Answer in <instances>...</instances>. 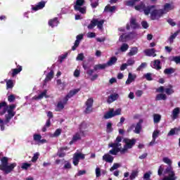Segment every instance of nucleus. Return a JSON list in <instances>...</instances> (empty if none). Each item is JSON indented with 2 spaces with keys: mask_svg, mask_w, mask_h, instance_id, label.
<instances>
[{
  "mask_svg": "<svg viewBox=\"0 0 180 180\" xmlns=\"http://www.w3.org/2000/svg\"><path fill=\"white\" fill-rule=\"evenodd\" d=\"M156 101H167V95L160 94L156 96Z\"/></svg>",
  "mask_w": 180,
  "mask_h": 180,
  "instance_id": "4c0bfd02",
  "label": "nucleus"
},
{
  "mask_svg": "<svg viewBox=\"0 0 180 180\" xmlns=\"http://www.w3.org/2000/svg\"><path fill=\"white\" fill-rule=\"evenodd\" d=\"M165 91L167 95H172V94L174 92V89H172V85H169V88H166Z\"/></svg>",
  "mask_w": 180,
  "mask_h": 180,
  "instance_id": "a19ab883",
  "label": "nucleus"
},
{
  "mask_svg": "<svg viewBox=\"0 0 180 180\" xmlns=\"http://www.w3.org/2000/svg\"><path fill=\"white\" fill-rule=\"evenodd\" d=\"M39 155H40V154H39V153H36L34 154V156L32 157L31 161L32 162H36V161H37V160H39Z\"/></svg>",
  "mask_w": 180,
  "mask_h": 180,
  "instance_id": "4d7b16f0",
  "label": "nucleus"
},
{
  "mask_svg": "<svg viewBox=\"0 0 180 180\" xmlns=\"http://www.w3.org/2000/svg\"><path fill=\"white\" fill-rule=\"evenodd\" d=\"M144 53L146 56H148V57H157V54L155 53V49H146L144 51Z\"/></svg>",
  "mask_w": 180,
  "mask_h": 180,
  "instance_id": "aec40b11",
  "label": "nucleus"
},
{
  "mask_svg": "<svg viewBox=\"0 0 180 180\" xmlns=\"http://www.w3.org/2000/svg\"><path fill=\"white\" fill-rule=\"evenodd\" d=\"M33 137L34 141H39V140H41V135L40 134H34Z\"/></svg>",
  "mask_w": 180,
  "mask_h": 180,
  "instance_id": "052dcab7",
  "label": "nucleus"
},
{
  "mask_svg": "<svg viewBox=\"0 0 180 180\" xmlns=\"http://www.w3.org/2000/svg\"><path fill=\"white\" fill-rule=\"evenodd\" d=\"M82 124H81L80 125V131L79 132H77L75 135H73L72 136L73 141L77 142L81 140L82 136L84 137L85 136L84 131H82Z\"/></svg>",
  "mask_w": 180,
  "mask_h": 180,
  "instance_id": "9b49d317",
  "label": "nucleus"
},
{
  "mask_svg": "<svg viewBox=\"0 0 180 180\" xmlns=\"http://www.w3.org/2000/svg\"><path fill=\"white\" fill-rule=\"evenodd\" d=\"M84 58L85 57L84 56V53H79L77 56V60L78 61H83Z\"/></svg>",
  "mask_w": 180,
  "mask_h": 180,
  "instance_id": "69168bd1",
  "label": "nucleus"
},
{
  "mask_svg": "<svg viewBox=\"0 0 180 180\" xmlns=\"http://www.w3.org/2000/svg\"><path fill=\"white\" fill-rule=\"evenodd\" d=\"M65 105L62 103L61 101L58 102V104L56 105V112H61V110H63V109H64V106Z\"/></svg>",
  "mask_w": 180,
  "mask_h": 180,
  "instance_id": "72a5a7b5",
  "label": "nucleus"
},
{
  "mask_svg": "<svg viewBox=\"0 0 180 180\" xmlns=\"http://www.w3.org/2000/svg\"><path fill=\"white\" fill-rule=\"evenodd\" d=\"M53 78H54V71L51 70L50 72H49L46 75V77L45 79L44 80V85H46V84H47V82L51 81V79H53Z\"/></svg>",
  "mask_w": 180,
  "mask_h": 180,
  "instance_id": "6ab92c4d",
  "label": "nucleus"
},
{
  "mask_svg": "<svg viewBox=\"0 0 180 180\" xmlns=\"http://www.w3.org/2000/svg\"><path fill=\"white\" fill-rule=\"evenodd\" d=\"M179 113H180L179 107H176V108H174L172 112V115H171V117H172V120H176V119L177 117H179Z\"/></svg>",
  "mask_w": 180,
  "mask_h": 180,
  "instance_id": "a211bd4d",
  "label": "nucleus"
},
{
  "mask_svg": "<svg viewBox=\"0 0 180 180\" xmlns=\"http://www.w3.org/2000/svg\"><path fill=\"white\" fill-rule=\"evenodd\" d=\"M117 98H119V94H111L109 96L107 102L108 103H112V102H115V101H117Z\"/></svg>",
  "mask_w": 180,
  "mask_h": 180,
  "instance_id": "412c9836",
  "label": "nucleus"
},
{
  "mask_svg": "<svg viewBox=\"0 0 180 180\" xmlns=\"http://www.w3.org/2000/svg\"><path fill=\"white\" fill-rule=\"evenodd\" d=\"M151 75V73L148 72L145 74L143 77L147 81H153V77Z\"/></svg>",
  "mask_w": 180,
  "mask_h": 180,
  "instance_id": "6e6d98bb",
  "label": "nucleus"
},
{
  "mask_svg": "<svg viewBox=\"0 0 180 180\" xmlns=\"http://www.w3.org/2000/svg\"><path fill=\"white\" fill-rule=\"evenodd\" d=\"M120 50L122 52L127 51V50H129V44H122V45L120 47Z\"/></svg>",
  "mask_w": 180,
  "mask_h": 180,
  "instance_id": "49530a36",
  "label": "nucleus"
},
{
  "mask_svg": "<svg viewBox=\"0 0 180 180\" xmlns=\"http://www.w3.org/2000/svg\"><path fill=\"white\" fill-rule=\"evenodd\" d=\"M141 124H143V120L141 119L137 122L136 125L135 126V129L134 130L136 134H140L141 129H143V127Z\"/></svg>",
  "mask_w": 180,
  "mask_h": 180,
  "instance_id": "f3484780",
  "label": "nucleus"
},
{
  "mask_svg": "<svg viewBox=\"0 0 180 180\" xmlns=\"http://www.w3.org/2000/svg\"><path fill=\"white\" fill-rule=\"evenodd\" d=\"M112 117H114L113 116V108H111L108 112H107L104 115V119H112Z\"/></svg>",
  "mask_w": 180,
  "mask_h": 180,
  "instance_id": "2f4dec72",
  "label": "nucleus"
},
{
  "mask_svg": "<svg viewBox=\"0 0 180 180\" xmlns=\"http://www.w3.org/2000/svg\"><path fill=\"white\" fill-rule=\"evenodd\" d=\"M58 25V18H55L49 20V25L51 27H54Z\"/></svg>",
  "mask_w": 180,
  "mask_h": 180,
  "instance_id": "5701e85b",
  "label": "nucleus"
},
{
  "mask_svg": "<svg viewBox=\"0 0 180 180\" xmlns=\"http://www.w3.org/2000/svg\"><path fill=\"white\" fill-rule=\"evenodd\" d=\"M167 22L169 23V25H170V26H172V27L176 26V23L172 18H169L167 20Z\"/></svg>",
  "mask_w": 180,
  "mask_h": 180,
  "instance_id": "338daca9",
  "label": "nucleus"
},
{
  "mask_svg": "<svg viewBox=\"0 0 180 180\" xmlns=\"http://www.w3.org/2000/svg\"><path fill=\"white\" fill-rule=\"evenodd\" d=\"M114 11H116V6H106L104 8V12H114Z\"/></svg>",
  "mask_w": 180,
  "mask_h": 180,
  "instance_id": "ea45409f",
  "label": "nucleus"
},
{
  "mask_svg": "<svg viewBox=\"0 0 180 180\" xmlns=\"http://www.w3.org/2000/svg\"><path fill=\"white\" fill-rule=\"evenodd\" d=\"M13 88V80L8 79L6 81V89H12Z\"/></svg>",
  "mask_w": 180,
  "mask_h": 180,
  "instance_id": "79ce46f5",
  "label": "nucleus"
},
{
  "mask_svg": "<svg viewBox=\"0 0 180 180\" xmlns=\"http://www.w3.org/2000/svg\"><path fill=\"white\" fill-rule=\"evenodd\" d=\"M160 134V131L159 130H155L153 131V141H155V140L157 139V137H158V135Z\"/></svg>",
  "mask_w": 180,
  "mask_h": 180,
  "instance_id": "3c124183",
  "label": "nucleus"
},
{
  "mask_svg": "<svg viewBox=\"0 0 180 180\" xmlns=\"http://www.w3.org/2000/svg\"><path fill=\"white\" fill-rule=\"evenodd\" d=\"M74 157L75 158H77V160H79V158H81V160H85V155L82 153H75Z\"/></svg>",
  "mask_w": 180,
  "mask_h": 180,
  "instance_id": "37998d69",
  "label": "nucleus"
},
{
  "mask_svg": "<svg viewBox=\"0 0 180 180\" xmlns=\"http://www.w3.org/2000/svg\"><path fill=\"white\" fill-rule=\"evenodd\" d=\"M141 0H129L126 1L127 6H134L137 2H140Z\"/></svg>",
  "mask_w": 180,
  "mask_h": 180,
  "instance_id": "e433bc0d",
  "label": "nucleus"
},
{
  "mask_svg": "<svg viewBox=\"0 0 180 180\" xmlns=\"http://www.w3.org/2000/svg\"><path fill=\"white\" fill-rule=\"evenodd\" d=\"M15 109H16V104L8 105L5 101L0 103V116H4L6 112L8 113L5 115L4 123L6 124H8L11 122V120L16 115V112L14 111Z\"/></svg>",
  "mask_w": 180,
  "mask_h": 180,
  "instance_id": "f257e3e1",
  "label": "nucleus"
},
{
  "mask_svg": "<svg viewBox=\"0 0 180 180\" xmlns=\"http://www.w3.org/2000/svg\"><path fill=\"white\" fill-rule=\"evenodd\" d=\"M79 89H75L69 91V93L66 95V96L70 99L74 96V95H77V94L79 91Z\"/></svg>",
  "mask_w": 180,
  "mask_h": 180,
  "instance_id": "bb28decb",
  "label": "nucleus"
},
{
  "mask_svg": "<svg viewBox=\"0 0 180 180\" xmlns=\"http://www.w3.org/2000/svg\"><path fill=\"white\" fill-rule=\"evenodd\" d=\"M5 124H6L5 123V120L3 121V120L0 118V127H1V131H4V130H5Z\"/></svg>",
  "mask_w": 180,
  "mask_h": 180,
  "instance_id": "13d9d810",
  "label": "nucleus"
},
{
  "mask_svg": "<svg viewBox=\"0 0 180 180\" xmlns=\"http://www.w3.org/2000/svg\"><path fill=\"white\" fill-rule=\"evenodd\" d=\"M136 63V60L134 59L130 58L127 61V65H134V64Z\"/></svg>",
  "mask_w": 180,
  "mask_h": 180,
  "instance_id": "bf43d9fd",
  "label": "nucleus"
},
{
  "mask_svg": "<svg viewBox=\"0 0 180 180\" xmlns=\"http://www.w3.org/2000/svg\"><path fill=\"white\" fill-rule=\"evenodd\" d=\"M139 176V172L137 170H133L129 176L130 180L136 179Z\"/></svg>",
  "mask_w": 180,
  "mask_h": 180,
  "instance_id": "c9c22d12",
  "label": "nucleus"
},
{
  "mask_svg": "<svg viewBox=\"0 0 180 180\" xmlns=\"http://www.w3.org/2000/svg\"><path fill=\"white\" fill-rule=\"evenodd\" d=\"M180 33V30H177L175 33H174L173 34H172L169 37V41L170 43H173L174 42V39H175L176 38V36H178V34H179Z\"/></svg>",
  "mask_w": 180,
  "mask_h": 180,
  "instance_id": "f704fd0d",
  "label": "nucleus"
},
{
  "mask_svg": "<svg viewBox=\"0 0 180 180\" xmlns=\"http://www.w3.org/2000/svg\"><path fill=\"white\" fill-rule=\"evenodd\" d=\"M134 37H136V34L134 32H130L127 34H122L119 38V41L124 43L127 41V40H131L132 39H134Z\"/></svg>",
  "mask_w": 180,
  "mask_h": 180,
  "instance_id": "0eeeda50",
  "label": "nucleus"
},
{
  "mask_svg": "<svg viewBox=\"0 0 180 180\" xmlns=\"http://www.w3.org/2000/svg\"><path fill=\"white\" fill-rule=\"evenodd\" d=\"M155 8H156L155 5L148 6L146 7V9L145 10V15L146 16H148L151 13V9H155Z\"/></svg>",
  "mask_w": 180,
  "mask_h": 180,
  "instance_id": "473e14b6",
  "label": "nucleus"
},
{
  "mask_svg": "<svg viewBox=\"0 0 180 180\" xmlns=\"http://www.w3.org/2000/svg\"><path fill=\"white\" fill-rule=\"evenodd\" d=\"M44 96L45 98H49V96H47V90H44L42 93L39 94L37 96H34V99H35V101H39V99H43Z\"/></svg>",
  "mask_w": 180,
  "mask_h": 180,
  "instance_id": "393cba45",
  "label": "nucleus"
},
{
  "mask_svg": "<svg viewBox=\"0 0 180 180\" xmlns=\"http://www.w3.org/2000/svg\"><path fill=\"white\" fill-rule=\"evenodd\" d=\"M79 41H75L74 46L72 47V51H75L77 50V48L79 46Z\"/></svg>",
  "mask_w": 180,
  "mask_h": 180,
  "instance_id": "0e129e2a",
  "label": "nucleus"
},
{
  "mask_svg": "<svg viewBox=\"0 0 180 180\" xmlns=\"http://www.w3.org/2000/svg\"><path fill=\"white\" fill-rule=\"evenodd\" d=\"M123 138L122 136H118L115 139L114 143H111L108 144V147H111L112 149L109 150V154H111V155H117L118 153H120V154H124L127 153V150L129 148L124 145V148H122V140Z\"/></svg>",
  "mask_w": 180,
  "mask_h": 180,
  "instance_id": "f03ea898",
  "label": "nucleus"
},
{
  "mask_svg": "<svg viewBox=\"0 0 180 180\" xmlns=\"http://www.w3.org/2000/svg\"><path fill=\"white\" fill-rule=\"evenodd\" d=\"M30 167H32V164L27 163V162H24V163H22L21 168H22V169L27 170Z\"/></svg>",
  "mask_w": 180,
  "mask_h": 180,
  "instance_id": "09e8293b",
  "label": "nucleus"
},
{
  "mask_svg": "<svg viewBox=\"0 0 180 180\" xmlns=\"http://www.w3.org/2000/svg\"><path fill=\"white\" fill-rule=\"evenodd\" d=\"M175 71H176V70L174 68H166L164 70V74H165V75H171V74H174Z\"/></svg>",
  "mask_w": 180,
  "mask_h": 180,
  "instance_id": "c756f323",
  "label": "nucleus"
},
{
  "mask_svg": "<svg viewBox=\"0 0 180 180\" xmlns=\"http://www.w3.org/2000/svg\"><path fill=\"white\" fill-rule=\"evenodd\" d=\"M163 162L165 164H167V165L171 166L172 165V160L168 158H163Z\"/></svg>",
  "mask_w": 180,
  "mask_h": 180,
  "instance_id": "603ef678",
  "label": "nucleus"
},
{
  "mask_svg": "<svg viewBox=\"0 0 180 180\" xmlns=\"http://www.w3.org/2000/svg\"><path fill=\"white\" fill-rule=\"evenodd\" d=\"M1 165H0V170L4 171L5 175H8V174H11L13 169H15L17 164L16 163H11L9 165V158L7 157H3L1 159Z\"/></svg>",
  "mask_w": 180,
  "mask_h": 180,
  "instance_id": "7ed1b4c3",
  "label": "nucleus"
},
{
  "mask_svg": "<svg viewBox=\"0 0 180 180\" xmlns=\"http://www.w3.org/2000/svg\"><path fill=\"white\" fill-rule=\"evenodd\" d=\"M175 9V5H174V3H166L163 8H162V11L163 12V15H165L168 13V12H170V11H174Z\"/></svg>",
  "mask_w": 180,
  "mask_h": 180,
  "instance_id": "1a4fd4ad",
  "label": "nucleus"
},
{
  "mask_svg": "<svg viewBox=\"0 0 180 180\" xmlns=\"http://www.w3.org/2000/svg\"><path fill=\"white\" fill-rule=\"evenodd\" d=\"M113 160H115V158L112 156V154L109 153V152L103 156V160L105 162H108L109 164H112V162H113Z\"/></svg>",
  "mask_w": 180,
  "mask_h": 180,
  "instance_id": "dca6fc26",
  "label": "nucleus"
},
{
  "mask_svg": "<svg viewBox=\"0 0 180 180\" xmlns=\"http://www.w3.org/2000/svg\"><path fill=\"white\" fill-rule=\"evenodd\" d=\"M129 25L131 29H134V30H136V29H140V25L139 22H137V20L134 18H131Z\"/></svg>",
  "mask_w": 180,
  "mask_h": 180,
  "instance_id": "2eb2a0df",
  "label": "nucleus"
},
{
  "mask_svg": "<svg viewBox=\"0 0 180 180\" xmlns=\"http://www.w3.org/2000/svg\"><path fill=\"white\" fill-rule=\"evenodd\" d=\"M117 61V58L115 56H112L110 58V60L107 62L106 65L107 67H112L114 64H116Z\"/></svg>",
  "mask_w": 180,
  "mask_h": 180,
  "instance_id": "4be33fe9",
  "label": "nucleus"
},
{
  "mask_svg": "<svg viewBox=\"0 0 180 180\" xmlns=\"http://www.w3.org/2000/svg\"><path fill=\"white\" fill-rule=\"evenodd\" d=\"M85 105L86 108L84 110V113H86V115L92 113V112H94V108H92V106H94V98H89V99H87V101L85 103Z\"/></svg>",
  "mask_w": 180,
  "mask_h": 180,
  "instance_id": "423d86ee",
  "label": "nucleus"
},
{
  "mask_svg": "<svg viewBox=\"0 0 180 180\" xmlns=\"http://www.w3.org/2000/svg\"><path fill=\"white\" fill-rule=\"evenodd\" d=\"M75 11L80 12V13H86V7H81V6H74Z\"/></svg>",
  "mask_w": 180,
  "mask_h": 180,
  "instance_id": "7c9ffc66",
  "label": "nucleus"
},
{
  "mask_svg": "<svg viewBox=\"0 0 180 180\" xmlns=\"http://www.w3.org/2000/svg\"><path fill=\"white\" fill-rule=\"evenodd\" d=\"M117 168H120V164L114 163L112 167H110V171L112 172L115 171V169H117Z\"/></svg>",
  "mask_w": 180,
  "mask_h": 180,
  "instance_id": "de8ad7c7",
  "label": "nucleus"
},
{
  "mask_svg": "<svg viewBox=\"0 0 180 180\" xmlns=\"http://www.w3.org/2000/svg\"><path fill=\"white\" fill-rule=\"evenodd\" d=\"M147 67V63H142L136 69V71H141V70H143V68H146Z\"/></svg>",
  "mask_w": 180,
  "mask_h": 180,
  "instance_id": "864d4df0",
  "label": "nucleus"
},
{
  "mask_svg": "<svg viewBox=\"0 0 180 180\" xmlns=\"http://www.w3.org/2000/svg\"><path fill=\"white\" fill-rule=\"evenodd\" d=\"M137 53H139V49L134 46L131 49L130 51L127 53V56H129V57H131L133 56H136Z\"/></svg>",
  "mask_w": 180,
  "mask_h": 180,
  "instance_id": "cd10ccee",
  "label": "nucleus"
},
{
  "mask_svg": "<svg viewBox=\"0 0 180 180\" xmlns=\"http://www.w3.org/2000/svg\"><path fill=\"white\" fill-rule=\"evenodd\" d=\"M18 68L12 69V73H11V77H15V75H18L20 71H22V66L18 65Z\"/></svg>",
  "mask_w": 180,
  "mask_h": 180,
  "instance_id": "a878e982",
  "label": "nucleus"
},
{
  "mask_svg": "<svg viewBox=\"0 0 180 180\" xmlns=\"http://www.w3.org/2000/svg\"><path fill=\"white\" fill-rule=\"evenodd\" d=\"M136 11H139V12H144L146 14V10L147 9V6H146V4L144 2L141 1L138 5L134 6Z\"/></svg>",
  "mask_w": 180,
  "mask_h": 180,
  "instance_id": "ddd939ff",
  "label": "nucleus"
},
{
  "mask_svg": "<svg viewBox=\"0 0 180 180\" xmlns=\"http://www.w3.org/2000/svg\"><path fill=\"white\" fill-rule=\"evenodd\" d=\"M103 23H105V20H99L98 18H93L87 27L89 30H92L95 26H97L99 30H102L103 29Z\"/></svg>",
  "mask_w": 180,
  "mask_h": 180,
  "instance_id": "20e7f679",
  "label": "nucleus"
},
{
  "mask_svg": "<svg viewBox=\"0 0 180 180\" xmlns=\"http://www.w3.org/2000/svg\"><path fill=\"white\" fill-rule=\"evenodd\" d=\"M68 150H70V148L68 146L60 147L58 150L57 155L59 156L60 158H64V157H65V153L64 151H68Z\"/></svg>",
  "mask_w": 180,
  "mask_h": 180,
  "instance_id": "4468645a",
  "label": "nucleus"
},
{
  "mask_svg": "<svg viewBox=\"0 0 180 180\" xmlns=\"http://www.w3.org/2000/svg\"><path fill=\"white\" fill-rule=\"evenodd\" d=\"M85 4V0H77L76 5L75 6H82Z\"/></svg>",
  "mask_w": 180,
  "mask_h": 180,
  "instance_id": "680f3d73",
  "label": "nucleus"
},
{
  "mask_svg": "<svg viewBox=\"0 0 180 180\" xmlns=\"http://www.w3.org/2000/svg\"><path fill=\"white\" fill-rule=\"evenodd\" d=\"M165 174H168V176H165V178H170L171 180H176L178 178L175 176V172H174L171 166L165 169Z\"/></svg>",
  "mask_w": 180,
  "mask_h": 180,
  "instance_id": "6e6552de",
  "label": "nucleus"
},
{
  "mask_svg": "<svg viewBox=\"0 0 180 180\" xmlns=\"http://www.w3.org/2000/svg\"><path fill=\"white\" fill-rule=\"evenodd\" d=\"M137 140L136 139H129L125 138L123 139V142L125 143V146L128 149L133 148V146L136 145Z\"/></svg>",
  "mask_w": 180,
  "mask_h": 180,
  "instance_id": "9d476101",
  "label": "nucleus"
},
{
  "mask_svg": "<svg viewBox=\"0 0 180 180\" xmlns=\"http://www.w3.org/2000/svg\"><path fill=\"white\" fill-rule=\"evenodd\" d=\"M153 122H154V123H160V122H161V115L154 114L153 115Z\"/></svg>",
  "mask_w": 180,
  "mask_h": 180,
  "instance_id": "58836bf2",
  "label": "nucleus"
},
{
  "mask_svg": "<svg viewBox=\"0 0 180 180\" xmlns=\"http://www.w3.org/2000/svg\"><path fill=\"white\" fill-rule=\"evenodd\" d=\"M120 115H122V109L118 108V109H117L115 110H113L112 115L114 116V117H115V116H119Z\"/></svg>",
  "mask_w": 180,
  "mask_h": 180,
  "instance_id": "a18cd8bd",
  "label": "nucleus"
},
{
  "mask_svg": "<svg viewBox=\"0 0 180 180\" xmlns=\"http://www.w3.org/2000/svg\"><path fill=\"white\" fill-rule=\"evenodd\" d=\"M46 4H47V1H39L37 5L32 7V11H34V12H37V11H40L43 9L46 6Z\"/></svg>",
  "mask_w": 180,
  "mask_h": 180,
  "instance_id": "f8f14e48",
  "label": "nucleus"
},
{
  "mask_svg": "<svg viewBox=\"0 0 180 180\" xmlns=\"http://www.w3.org/2000/svg\"><path fill=\"white\" fill-rule=\"evenodd\" d=\"M106 67H108L106 63L98 64V65H94V71H98V70H105V68H106Z\"/></svg>",
  "mask_w": 180,
  "mask_h": 180,
  "instance_id": "c85d7f7f",
  "label": "nucleus"
},
{
  "mask_svg": "<svg viewBox=\"0 0 180 180\" xmlns=\"http://www.w3.org/2000/svg\"><path fill=\"white\" fill-rule=\"evenodd\" d=\"M107 133H112L113 131V128L112 127V122H108L107 123Z\"/></svg>",
  "mask_w": 180,
  "mask_h": 180,
  "instance_id": "c03bdc74",
  "label": "nucleus"
},
{
  "mask_svg": "<svg viewBox=\"0 0 180 180\" xmlns=\"http://www.w3.org/2000/svg\"><path fill=\"white\" fill-rule=\"evenodd\" d=\"M164 15L162 8L161 9H154L150 12V19L151 20H160L161 17Z\"/></svg>",
  "mask_w": 180,
  "mask_h": 180,
  "instance_id": "39448f33",
  "label": "nucleus"
},
{
  "mask_svg": "<svg viewBox=\"0 0 180 180\" xmlns=\"http://www.w3.org/2000/svg\"><path fill=\"white\" fill-rule=\"evenodd\" d=\"M153 67L155 70H157L158 71H159V70H161V68H162V67L161 66V60L158 59L155 60L153 62Z\"/></svg>",
  "mask_w": 180,
  "mask_h": 180,
  "instance_id": "b1692460",
  "label": "nucleus"
},
{
  "mask_svg": "<svg viewBox=\"0 0 180 180\" xmlns=\"http://www.w3.org/2000/svg\"><path fill=\"white\" fill-rule=\"evenodd\" d=\"M171 61H174L176 64H180V56H173Z\"/></svg>",
  "mask_w": 180,
  "mask_h": 180,
  "instance_id": "5fc2aeb1",
  "label": "nucleus"
},
{
  "mask_svg": "<svg viewBox=\"0 0 180 180\" xmlns=\"http://www.w3.org/2000/svg\"><path fill=\"white\" fill-rule=\"evenodd\" d=\"M15 99H16V97L13 94H11L8 96V101L10 103L15 102Z\"/></svg>",
  "mask_w": 180,
  "mask_h": 180,
  "instance_id": "e2e57ef3",
  "label": "nucleus"
},
{
  "mask_svg": "<svg viewBox=\"0 0 180 180\" xmlns=\"http://www.w3.org/2000/svg\"><path fill=\"white\" fill-rule=\"evenodd\" d=\"M151 176V172H146L143 174V179L148 180L151 179L150 177Z\"/></svg>",
  "mask_w": 180,
  "mask_h": 180,
  "instance_id": "774afa93",
  "label": "nucleus"
},
{
  "mask_svg": "<svg viewBox=\"0 0 180 180\" xmlns=\"http://www.w3.org/2000/svg\"><path fill=\"white\" fill-rule=\"evenodd\" d=\"M176 131H178L177 129H176V128H173V129H172L168 132V134H167L168 137H169V136H174V134H176Z\"/></svg>",
  "mask_w": 180,
  "mask_h": 180,
  "instance_id": "8fccbe9b",
  "label": "nucleus"
}]
</instances>
